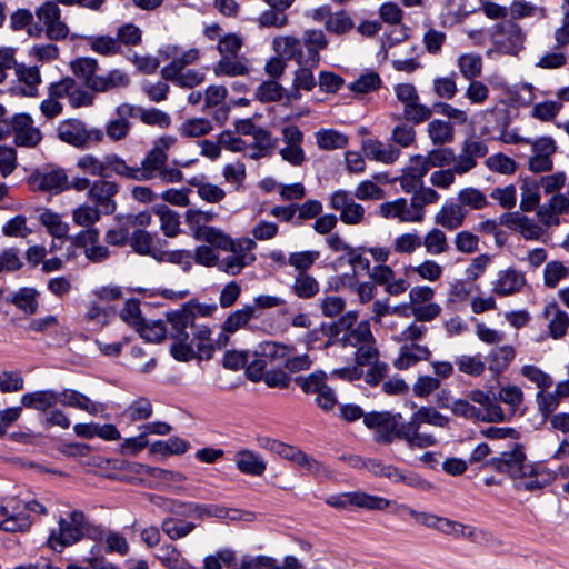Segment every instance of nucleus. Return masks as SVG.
<instances>
[{
	"label": "nucleus",
	"instance_id": "6ab92c4d",
	"mask_svg": "<svg viewBox=\"0 0 569 569\" xmlns=\"http://www.w3.org/2000/svg\"><path fill=\"white\" fill-rule=\"evenodd\" d=\"M29 182L34 190L56 194L69 189V178L62 168L37 172L30 177Z\"/></svg>",
	"mask_w": 569,
	"mask_h": 569
},
{
	"label": "nucleus",
	"instance_id": "f704fd0d",
	"mask_svg": "<svg viewBox=\"0 0 569 569\" xmlns=\"http://www.w3.org/2000/svg\"><path fill=\"white\" fill-rule=\"evenodd\" d=\"M385 478H388L393 483H405L408 487L421 491H430L433 489V485L417 472L401 469L393 465L387 466Z\"/></svg>",
	"mask_w": 569,
	"mask_h": 569
},
{
	"label": "nucleus",
	"instance_id": "4be33fe9",
	"mask_svg": "<svg viewBox=\"0 0 569 569\" xmlns=\"http://www.w3.org/2000/svg\"><path fill=\"white\" fill-rule=\"evenodd\" d=\"M468 397L472 402L479 405L477 409L483 416V422H501L507 419V415L491 392L473 389Z\"/></svg>",
	"mask_w": 569,
	"mask_h": 569
},
{
	"label": "nucleus",
	"instance_id": "bb28decb",
	"mask_svg": "<svg viewBox=\"0 0 569 569\" xmlns=\"http://www.w3.org/2000/svg\"><path fill=\"white\" fill-rule=\"evenodd\" d=\"M527 463L523 451L518 448L511 451H505L499 457H495L490 460V466L495 470L509 475L513 480L517 479Z\"/></svg>",
	"mask_w": 569,
	"mask_h": 569
},
{
	"label": "nucleus",
	"instance_id": "b1692460",
	"mask_svg": "<svg viewBox=\"0 0 569 569\" xmlns=\"http://www.w3.org/2000/svg\"><path fill=\"white\" fill-rule=\"evenodd\" d=\"M525 274L513 268L500 270L497 279L492 282V293L499 297H507L518 293L526 286Z\"/></svg>",
	"mask_w": 569,
	"mask_h": 569
},
{
	"label": "nucleus",
	"instance_id": "4c0bfd02",
	"mask_svg": "<svg viewBox=\"0 0 569 569\" xmlns=\"http://www.w3.org/2000/svg\"><path fill=\"white\" fill-rule=\"evenodd\" d=\"M431 356V351L427 346L411 343L403 345L400 347L399 355L393 361V366L399 370H406L419 361L428 360Z\"/></svg>",
	"mask_w": 569,
	"mask_h": 569
},
{
	"label": "nucleus",
	"instance_id": "37998d69",
	"mask_svg": "<svg viewBox=\"0 0 569 569\" xmlns=\"http://www.w3.org/2000/svg\"><path fill=\"white\" fill-rule=\"evenodd\" d=\"M193 237L203 242H208L219 249H233V239L223 232L221 229L204 226L196 229H191Z\"/></svg>",
	"mask_w": 569,
	"mask_h": 569
},
{
	"label": "nucleus",
	"instance_id": "cd10ccee",
	"mask_svg": "<svg viewBox=\"0 0 569 569\" xmlns=\"http://www.w3.org/2000/svg\"><path fill=\"white\" fill-rule=\"evenodd\" d=\"M167 319L170 323V337L176 341H188L189 333L187 329L193 326L194 321V312L191 310V305H183L181 309L168 312Z\"/></svg>",
	"mask_w": 569,
	"mask_h": 569
},
{
	"label": "nucleus",
	"instance_id": "4468645a",
	"mask_svg": "<svg viewBox=\"0 0 569 569\" xmlns=\"http://www.w3.org/2000/svg\"><path fill=\"white\" fill-rule=\"evenodd\" d=\"M400 413L393 415L388 411H372L365 416L367 428L375 430V440L379 443H390L398 436V420H401Z\"/></svg>",
	"mask_w": 569,
	"mask_h": 569
},
{
	"label": "nucleus",
	"instance_id": "2eb2a0df",
	"mask_svg": "<svg viewBox=\"0 0 569 569\" xmlns=\"http://www.w3.org/2000/svg\"><path fill=\"white\" fill-rule=\"evenodd\" d=\"M120 191L118 182L103 179L93 180L92 187L87 192V198L104 214H112L117 209L116 196Z\"/></svg>",
	"mask_w": 569,
	"mask_h": 569
},
{
	"label": "nucleus",
	"instance_id": "20e7f679",
	"mask_svg": "<svg viewBox=\"0 0 569 569\" xmlns=\"http://www.w3.org/2000/svg\"><path fill=\"white\" fill-rule=\"evenodd\" d=\"M342 347L356 348L357 365H371L379 357L375 346V338L368 321L359 322L353 329L347 331L340 339Z\"/></svg>",
	"mask_w": 569,
	"mask_h": 569
},
{
	"label": "nucleus",
	"instance_id": "39448f33",
	"mask_svg": "<svg viewBox=\"0 0 569 569\" xmlns=\"http://www.w3.org/2000/svg\"><path fill=\"white\" fill-rule=\"evenodd\" d=\"M76 168L83 174L109 178L118 176L124 178V159L117 153H106L98 157L84 153L77 158Z\"/></svg>",
	"mask_w": 569,
	"mask_h": 569
},
{
	"label": "nucleus",
	"instance_id": "de8ad7c7",
	"mask_svg": "<svg viewBox=\"0 0 569 569\" xmlns=\"http://www.w3.org/2000/svg\"><path fill=\"white\" fill-rule=\"evenodd\" d=\"M425 28L421 39L423 49L431 56H440L448 39L447 33L436 29L431 22H425Z\"/></svg>",
	"mask_w": 569,
	"mask_h": 569
},
{
	"label": "nucleus",
	"instance_id": "ddd939ff",
	"mask_svg": "<svg viewBox=\"0 0 569 569\" xmlns=\"http://www.w3.org/2000/svg\"><path fill=\"white\" fill-rule=\"evenodd\" d=\"M303 132L296 124L281 128L282 147L279 149L281 159L292 167H302L307 162V154L302 147Z\"/></svg>",
	"mask_w": 569,
	"mask_h": 569
},
{
	"label": "nucleus",
	"instance_id": "c9c22d12",
	"mask_svg": "<svg viewBox=\"0 0 569 569\" xmlns=\"http://www.w3.org/2000/svg\"><path fill=\"white\" fill-rule=\"evenodd\" d=\"M234 463L241 473L248 476H262L267 469L264 459L259 453L249 449H242L236 452Z\"/></svg>",
	"mask_w": 569,
	"mask_h": 569
},
{
	"label": "nucleus",
	"instance_id": "1a4fd4ad",
	"mask_svg": "<svg viewBox=\"0 0 569 569\" xmlns=\"http://www.w3.org/2000/svg\"><path fill=\"white\" fill-rule=\"evenodd\" d=\"M42 33L51 41H62L69 36V27L62 20L61 9L54 1H46L36 9Z\"/></svg>",
	"mask_w": 569,
	"mask_h": 569
},
{
	"label": "nucleus",
	"instance_id": "aec40b11",
	"mask_svg": "<svg viewBox=\"0 0 569 569\" xmlns=\"http://www.w3.org/2000/svg\"><path fill=\"white\" fill-rule=\"evenodd\" d=\"M378 213L388 220H397L401 223H420L410 200L397 198L379 204Z\"/></svg>",
	"mask_w": 569,
	"mask_h": 569
},
{
	"label": "nucleus",
	"instance_id": "e433bc0d",
	"mask_svg": "<svg viewBox=\"0 0 569 569\" xmlns=\"http://www.w3.org/2000/svg\"><path fill=\"white\" fill-rule=\"evenodd\" d=\"M542 316L548 321L549 335L553 339H560L567 333L569 315L560 309L556 302L548 303L543 309Z\"/></svg>",
	"mask_w": 569,
	"mask_h": 569
},
{
	"label": "nucleus",
	"instance_id": "dca6fc26",
	"mask_svg": "<svg viewBox=\"0 0 569 569\" xmlns=\"http://www.w3.org/2000/svg\"><path fill=\"white\" fill-rule=\"evenodd\" d=\"M355 194L342 189L330 196V207L339 211L340 220L345 224H359L365 220L366 210L362 204L355 201Z\"/></svg>",
	"mask_w": 569,
	"mask_h": 569
},
{
	"label": "nucleus",
	"instance_id": "69168bd1",
	"mask_svg": "<svg viewBox=\"0 0 569 569\" xmlns=\"http://www.w3.org/2000/svg\"><path fill=\"white\" fill-rule=\"evenodd\" d=\"M102 214L104 213L93 204L82 203L73 209L72 221L79 227L94 228Z\"/></svg>",
	"mask_w": 569,
	"mask_h": 569
},
{
	"label": "nucleus",
	"instance_id": "f03ea898",
	"mask_svg": "<svg viewBox=\"0 0 569 569\" xmlns=\"http://www.w3.org/2000/svg\"><path fill=\"white\" fill-rule=\"evenodd\" d=\"M177 139L172 136L158 138L141 161V166H130L124 160V179L143 181L157 177V173L166 166L168 151L176 144Z\"/></svg>",
	"mask_w": 569,
	"mask_h": 569
},
{
	"label": "nucleus",
	"instance_id": "423d86ee",
	"mask_svg": "<svg viewBox=\"0 0 569 569\" xmlns=\"http://www.w3.org/2000/svg\"><path fill=\"white\" fill-rule=\"evenodd\" d=\"M61 141L78 148L86 149L102 141L104 133L99 128L88 127L83 121L69 119L59 123L57 128Z\"/></svg>",
	"mask_w": 569,
	"mask_h": 569
},
{
	"label": "nucleus",
	"instance_id": "473e14b6",
	"mask_svg": "<svg viewBox=\"0 0 569 569\" xmlns=\"http://www.w3.org/2000/svg\"><path fill=\"white\" fill-rule=\"evenodd\" d=\"M439 531L456 538H467L476 543L488 542L491 538V535L486 530L467 526L448 518H443Z\"/></svg>",
	"mask_w": 569,
	"mask_h": 569
},
{
	"label": "nucleus",
	"instance_id": "4d7b16f0",
	"mask_svg": "<svg viewBox=\"0 0 569 569\" xmlns=\"http://www.w3.org/2000/svg\"><path fill=\"white\" fill-rule=\"evenodd\" d=\"M520 209L525 212H531L538 208L540 202V184L535 179L526 178L521 186Z\"/></svg>",
	"mask_w": 569,
	"mask_h": 569
},
{
	"label": "nucleus",
	"instance_id": "a18cd8bd",
	"mask_svg": "<svg viewBox=\"0 0 569 569\" xmlns=\"http://www.w3.org/2000/svg\"><path fill=\"white\" fill-rule=\"evenodd\" d=\"M188 182L197 188L200 199L208 203H219L226 197L224 190L217 184L208 182L203 174L194 176Z\"/></svg>",
	"mask_w": 569,
	"mask_h": 569
},
{
	"label": "nucleus",
	"instance_id": "603ef678",
	"mask_svg": "<svg viewBox=\"0 0 569 569\" xmlns=\"http://www.w3.org/2000/svg\"><path fill=\"white\" fill-rule=\"evenodd\" d=\"M515 356L516 351L511 346L493 348L487 356L488 369L493 373H501L508 368Z\"/></svg>",
	"mask_w": 569,
	"mask_h": 569
},
{
	"label": "nucleus",
	"instance_id": "09e8293b",
	"mask_svg": "<svg viewBox=\"0 0 569 569\" xmlns=\"http://www.w3.org/2000/svg\"><path fill=\"white\" fill-rule=\"evenodd\" d=\"M411 193L410 202L419 221L422 222L426 216L425 207L437 203L440 200V194L432 187H425L423 184Z\"/></svg>",
	"mask_w": 569,
	"mask_h": 569
},
{
	"label": "nucleus",
	"instance_id": "72a5a7b5",
	"mask_svg": "<svg viewBox=\"0 0 569 569\" xmlns=\"http://www.w3.org/2000/svg\"><path fill=\"white\" fill-rule=\"evenodd\" d=\"M273 51L283 59L292 60L297 64L305 63V51L301 40L295 36H277L272 40Z\"/></svg>",
	"mask_w": 569,
	"mask_h": 569
},
{
	"label": "nucleus",
	"instance_id": "79ce46f5",
	"mask_svg": "<svg viewBox=\"0 0 569 569\" xmlns=\"http://www.w3.org/2000/svg\"><path fill=\"white\" fill-rule=\"evenodd\" d=\"M82 40L89 47V49L102 57H114L123 54V50H120L118 39L116 36L110 34H89L83 36Z\"/></svg>",
	"mask_w": 569,
	"mask_h": 569
},
{
	"label": "nucleus",
	"instance_id": "a211bd4d",
	"mask_svg": "<svg viewBox=\"0 0 569 569\" xmlns=\"http://www.w3.org/2000/svg\"><path fill=\"white\" fill-rule=\"evenodd\" d=\"M42 134L28 113L13 116V140L18 147L34 148L40 143Z\"/></svg>",
	"mask_w": 569,
	"mask_h": 569
},
{
	"label": "nucleus",
	"instance_id": "8fccbe9b",
	"mask_svg": "<svg viewBox=\"0 0 569 569\" xmlns=\"http://www.w3.org/2000/svg\"><path fill=\"white\" fill-rule=\"evenodd\" d=\"M39 221L57 241L64 242L69 232V224L62 220L59 213L46 209L40 213Z\"/></svg>",
	"mask_w": 569,
	"mask_h": 569
},
{
	"label": "nucleus",
	"instance_id": "ea45409f",
	"mask_svg": "<svg viewBox=\"0 0 569 569\" xmlns=\"http://www.w3.org/2000/svg\"><path fill=\"white\" fill-rule=\"evenodd\" d=\"M509 227L518 231L526 240L540 241L546 234V230L535 219L519 212L511 214Z\"/></svg>",
	"mask_w": 569,
	"mask_h": 569
},
{
	"label": "nucleus",
	"instance_id": "e2e57ef3",
	"mask_svg": "<svg viewBox=\"0 0 569 569\" xmlns=\"http://www.w3.org/2000/svg\"><path fill=\"white\" fill-rule=\"evenodd\" d=\"M161 529L171 540H178L189 536L196 525L180 518L167 517L161 522Z\"/></svg>",
	"mask_w": 569,
	"mask_h": 569
},
{
	"label": "nucleus",
	"instance_id": "5fc2aeb1",
	"mask_svg": "<svg viewBox=\"0 0 569 569\" xmlns=\"http://www.w3.org/2000/svg\"><path fill=\"white\" fill-rule=\"evenodd\" d=\"M119 469L134 475L160 476L164 480L183 481L186 479V477L180 472L163 469H152L146 465L138 462L122 461L119 466Z\"/></svg>",
	"mask_w": 569,
	"mask_h": 569
},
{
	"label": "nucleus",
	"instance_id": "3c124183",
	"mask_svg": "<svg viewBox=\"0 0 569 569\" xmlns=\"http://www.w3.org/2000/svg\"><path fill=\"white\" fill-rule=\"evenodd\" d=\"M315 139L320 150L331 151L347 147L348 137L335 129H320L315 133Z\"/></svg>",
	"mask_w": 569,
	"mask_h": 569
},
{
	"label": "nucleus",
	"instance_id": "680f3d73",
	"mask_svg": "<svg viewBox=\"0 0 569 569\" xmlns=\"http://www.w3.org/2000/svg\"><path fill=\"white\" fill-rule=\"evenodd\" d=\"M129 243L134 252L143 256H150L156 260L161 250L154 246L153 237L144 230L134 231Z\"/></svg>",
	"mask_w": 569,
	"mask_h": 569
},
{
	"label": "nucleus",
	"instance_id": "bf43d9fd",
	"mask_svg": "<svg viewBox=\"0 0 569 569\" xmlns=\"http://www.w3.org/2000/svg\"><path fill=\"white\" fill-rule=\"evenodd\" d=\"M422 246L426 252L431 256H440L449 250L447 236L439 228H432L425 234Z\"/></svg>",
	"mask_w": 569,
	"mask_h": 569
},
{
	"label": "nucleus",
	"instance_id": "a19ab883",
	"mask_svg": "<svg viewBox=\"0 0 569 569\" xmlns=\"http://www.w3.org/2000/svg\"><path fill=\"white\" fill-rule=\"evenodd\" d=\"M130 84V77L120 69H113L102 76H97L90 81V90L106 92L112 89L126 88Z\"/></svg>",
	"mask_w": 569,
	"mask_h": 569
},
{
	"label": "nucleus",
	"instance_id": "a878e982",
	"mask_svg": "<svg viewBox=\"0 0 569 569\" xmlns=\"http://www.w3.org/2000/svg\"><path fill=\"white\" fill-rule=\"evenodd\" d=\"M551 481V475L545 468L527 463L515 480L518 490L536 491L545 488Z\"/></svg>",
	"mask_w": 569,
	"mask_h": 569
},
{
	"label": "nucleus",
	"instance_id": "f257e3e1",
	"mask_svg": "<svg viewBox=\"0 0 569 569\" xmlns=\"http://www.w3.org/2000/svg\"><path fill=\"white\" fill-rule=\"evenodd\" d=\"M101 541L103 527L92 523L81 510H72L64 517L60 516L57 527L52 528L47 539V546L57 552L73 546L82 539Z\"/></svg>",
	"mask_w": 569,
	"mask_h": 569
},
{
	"label": "nucleus",
	"instance_id": "2f4dec72",
	"mask_svg": "<svg viewBox=\"0 0 569 569\" xmlns=\"http://www.w3.org/2000/svg\"><path fill=\"white\" fill-rule=\"evenodd\" d=\"M32 519L26 513L22 500L11 499L8 515L0 521V530L7 532H23L30 529Z\"/></svg>",
	"mask_w": 569,
	"mask_h": 569
},
{
	"label": "nucleus",
	"instance_id": "c03bdc74",
	"mask_svg": "<svg viewBox=\"0 0 569 569\" xmlns=\"http://www.w3.org/2000/svg\"><path fill=\"white\" fill-rule=\"evenodd\" d=\"M250 71V66L244 57H221L214 64L213 72L218 77H238L246 76Z\"/></svg>",
	"mask_w": 569,
	"mask_h": 569
},
{
	"label": "nucleus",
	"instance_id": "052dcab7",
	"mask_svg": "<svg viewBox=\"0 0 569 569\" xmlns=\"http://www.w3.org/2000/svg\"><path fill=\"white\" fill-rule=\"evenodd\" d=\"M293 293L301 299H310L320 291V284L315 277L307 272H298L292 284Z\"/></svg>",
	"mask_w": 569,
	"mask_h": 569
},
{
	"label": "nucleus",
	"instance_id": "412c9836",
	"mask_svg": "<svg viewBox=\"0 0 569 569\" xmlns=\"http://www.w3.org/2000/svg\"><path fill=\"white\" fill-rule=\"evenodd\" d=\"M59 403L63 407H70L84 411L91 416H100L107 409L104 403L93 401L84 393L69 388H66L59 392Z\"/></svg>",
	"mask_w": 569,
	"mask_h": 569
},
{
	"label": "nucleus",
	"instance_id": "5701e85b",
	"mask_svg": "<svg viewBox=\"0 0 569 569\" xmlns=\"http://www.w3.org/2000/svg\"><path fill=\"white\" fill-rule=\"evenodd\" d=\"M467 217V210L461 207L457 199L449 198L435 214V223L449 231L462 227Z\"/></svg>",
	"mask_w": 569,
	"mask_h": 569
},
{
	"label": "nucleus",
	"instance_id": "6e6552de",
	"mask_svg": "<svg viewBox=\"0 0 569 569\" xmlns=\"http://www.w3.org/2000/svg\"><path fill=\"white\" fill-rule=\"evenodd\" d=\"M393 92L402 104L403 118L407 122L419 124L431 117V109L420 103L418 91L412 83H398L393 87Z\"/></svg>",
	"mask_w": 569,
	"mask_h": 569
},
{
	"label": "nucleus",
	"instance_id": "49530a36",
	"mask_svg": "<svg viewBox=\"0 0 569 569\" xmlns=\"http://www.w3.org/2000/svg\"><path fill=\"white\" fill-rule=\"evenodd\" d=\"M457 68L466 80L477 79L482 73V57L477 52L461 53L457 58Z\"/></svg>",
	"mask_w": 569,
	"mask_h": 569
},
{
	"label": "nucleus",
	"instance_id": "6e6d98bb",
	"mask_svg": "<svg viewBox=\"0 0 569 569\" xmlns=\"http://www.w3.org/2000/svg\"><path fill=\"white\" fill-rule=\"evenodd\" d=\"M16 73L22 83L21 92L27 97H34L38 93V86L41 82L40 71L38 67L18 66Z\"/></svg>",
	"mask_w": 569,
	"mask_h": 569
},
{
	"label": "nucleus",
	"instance_id": "f3484780",
	"mask_svg": "<svg viewBox=\"0 0 569 569\" xmlns=\"http://www.w3.org/2000/svg\"><path fill=\"white\" fill-rule=\"evenodd\" d=\"M425 162L421 154L410 157L409 162L402 168L401 174L396 178L403 192L411 193L423 184V177L428 173Z\"/></svg>",
	"mask_w": 569,
	"mask_h": 569
},
{
	"label": "nucleus",
	"instance_id": "338daca9",
	"mask_svg": "<svg viewBox=\"0 0 569 569\" xmlns=\"http://www.w3.org/2000/svg\"><path fill=\"white\" fill-rule=\"evenodd\" d=\"M154 213L160 219V229L167 237H176L180 232L179 214L166 206L154 208Z\"/></svg>",
	"mask_w": 569,
	"mask_h": 569
},
{
	"label": "nucleus",
	"instance_id": "0e129e2a",
	"mask_svg": "<svg viewBox=\"0 0 569 569\" xmlns=\"http://www.w3.org/2000/svg\"><path fill=\"white\" fill-rule=\"evenodd\" d=\"M190 449V443L179 437H170L167 440H158L150 445V451L158 455H182Z\"/></svg>",
	"mask_w": 569,
	"mask_h": 569
},
{
	"label": "nucleus",
	"instance_id": "393cba45",
	"mask_svg": "<svg viewBox=\"0 0 569 569\" xmlns=\"http://www.w3.org/2000/svg\"><path fill=\"white\" fill-rule=\"evenodd\" d=\"M362 151L369 160L383 164L395 163L401 156L400 148L395 144L385 143L377 139H367L362 141Z\"/></svg>",
	"mask_w": 569,
	"mask_h": 569
},
{
	"label": "nucleus",
	"instance_id": "774afa93",
	"mask_svg": "<svg viewBox=\"0 0 569 569\" xmlns=\"http://www.w3.org/2000/svg\"><path fill=\"white\" fill-rule=\"evenodd\" d=\"M428 134L433 144L442 146L453 140V127L449 121L435 119L428 124Z\"/></svg>",
	"mask_w": 569,
	"mask_h": 569
},
{
	"label": "nucleus",
	"instance_id": "58836bf2",
	"mask_svg": "<svg viewBox=\"0 0 569 569\" xmlns=\"http://www.w3.org/2000/svg\"><path fill=\"white\" fill-rule=\"evenodd\" d=\"M21 406L37 411H47L59 403V392L53 389L37 390L24 393L21 399Z\"/></svg>",
	"mask_w": 569,
	"mask_h": 569
},
{
	"label": "nucleus",
	"instance_id": "9b49d317",
	"mask_svg": "<svg viewBox=\"0 0 569 569\" xmlns=\"http://www.w3.org/2000/svg\"><path fill=\"white\" fill-rule=\"evenodd\" d=\"M256 248V242L249 238L238 239L233 241V249H223L231 252V254L218 260V269L231 274H239L244 267L251 264L256 257L252 250Z\"/></svg>",
	"mask_w": 569,
	"mask_h": 569
},
{
	"label": "nucleus",
	"instance_id": "7c9ffc66",
	"mask_svg": "<svg viewBox=\"0 0 569 569\" xmlns=\"http://www.w3.org/2000/svg\"><path fill=\"white\" fill-rule=\"evenodd\" d=\"M569 212V198L563 193L552 196L547 203L538 208L537 214L546 227L558 226L559 216Z\"/></svg>",
	"mask_w": 569,
	"mask_h": 569
},
{
	"label": "nucleus",
	"instance_id": "7ed1b4c3",
	"mask_svg": "<svg viewBox=\"0 0 569 569\" xmlns=\"http://www.w3.org/2000/svg\"><path fill=\"white\" fill-rule=\"evenodd\" d=\"M526 39L527 34L519 24L510 20L497 23L491 34L492 47L486 54L489 58L495 54L518 56L525 49Z\"/></svg>",
	"mask_w": 569,
	"mask_h": 569
},
{
	"label": "nucleus",
	"instance_id": "0eeeda50",
	"mask_svg": "<svg viewBox=\"0 0 569 569\" xmlns=\"http://www.w3.org/2000/svg\"><path fill=\"white\" fill-rule=\"evenodd\" d=\"M290 353V348L286 345L278 343L274 341L261 342L256 351L253 359L247 367V377L258 382L262 379L263 370L274 361H283Z\"/></svg>",
	"mask_w": 569,
	"mask_h": 569
},
{
	"label": "nucleus",
	"instance_id": "13d9d810",
	"mask_svg": "<svg viewBox=\"0 0 569 569\" xmlns=\"http://www.w3.org/2000/svg\"><path fill=\"white\" fill-rule=\"evenodd\" d=\"M257 318L253 315V307L251 305L246 303L242 308L234 310L231 312L226 320L223 321L222 329L227 332H237L238 330L246 328L247 325Z\"/></svg>",
	"mask_w": 569,
	"mask_h": 569
},
{
	"label": "nucleus",
	"instance_id": "c756f323",
	"mask_svg": "<svg viewBox=\"0 0 569 569\" xmlns=\"http://www.w3.org/2000/svg\"><path fill=\"white\" fill-rule=\"evenodd\" d=\"M305 51V63L318 67L320 62V51L328 47V39L320 29H308L300 39Z\"/></svg>",
	"mask_w": 569,
	"mask_h": 569
},
{
	"label": "nucleus",
	"instance_id": "c85d7f7f",
	"mask_svg": "<svg viewBox=\"0 0 569 569\" xmlns=\"http://www.w3.org/2000/svg\"><path fill=\"white\" fill-rule=\"evenodd\" d=\"M293 72L291 89L287 92V100L298 101L301 99V91L310 92L317 86V80L313 70L317 67L310 63H301Z\"/></svg>",
	"mask_w": 569,
	"mask_h": 569
},
{
	"label": "nucleus",
	"instance_id": "f8f14e48",
	"mask_svg": "<svg viewBox=\"0 0 569 569\" xmlns=\"http://www.w3.org/2000/svg\"><path fill=\"white\" fill-rule=\"evenodd\" d=\"M325 502L336 509H348L355 506L368 510H385L391 505V501L386 498L361 491L331 495L325 499Z\"/></svg>",
	"mask_w": 569,
	"mask_h": 569
},
{
	"label": "nucleus",
	"instance_id": "864d4df0",
	"mask_svg": "<svg viewBox=\"0 0 569 569\" xmlns=\"http://www.w3.org/2000/svg\"><path fill=\"white\" fill-rule=\"evenodd\" d=\"M33 22V14L29 9H18L10 16V28L13 31L27 30L30 37L39 38L42 34V28Z\"/></svg>",
	"mask_w": 569,
	"mask_h": 569
},
{
	"label": "nucleus",
	"instance_id": "9d476101",
	"mask_svg": "<svg viewBox=\"0 0 569 569\" xmlns=\"http://www.w3.org/2000/svg\"><path fill=\"white\" fill-rule=\"evenodd\" d=\"M158 56L162 60L170 61L161 69V77L163 79H173L177 72L184 70L186 67L199 60L200 51L196 48L183 50L177 44L168 43L160 47Z\"/></svg>",
	"mask_w": 569,
	"mask_h": 569
}]
</instances>
